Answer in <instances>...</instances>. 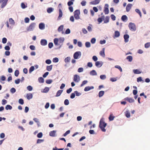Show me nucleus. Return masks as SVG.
<instances>
[{
  "instance_id": "nucleus-31",
  "label": "nucleus",
  "mask_w": 150,
  "mask_h": 150,
  "mask_svg": "<svg viewBox=\"0 0 150 150\" xmlns=\"http://www.w3.org/2000/svg\"><path fill=\"white\" fill-rule=\"evenodd\" d=\"M126 59H127L129 62H131L132 60V57L131 56H129L127 57Z\"/></svg>"
},
{
  "instance_id": "nucleus-10",
  "label": "nucleus",
  "mask_w": 150,
  "mask_h": 150,
  "mask_svg": "<svg viewBox=\"0 0 150 150\" xmlns=\"http://www.w3.org/2000/svg\"><path fill=\"white\" fill-rule=\"evenodd\" d=\"M124 100H125L127 101L129 103H133V102H134V100L133 99L131 98H129L128 97H127V98H125L124 99Z\"/></svg>"
},
{
  "instance_id": "nucleus-4",
  "label": "nucleus",
  "mask_w": 150,
  "mask_h": 150,
  "mask_svg": "<svg viewBox=\"0 0 150 150\" xmlns=\"http://www.w3.org/2000/svg\"><path fill=\"white\" fill-rule=\"evenodd\" d=\"M80 14V11L79 10H76L74 12V17L76 19L78 20L79 19V15Z\"/></svg>"
},
{
  "instance_id": "nucleus-64",
  "label": "nucleus",
  "mask_w": 150,
  "mask_h": 150,
  "mask_svg": "<svg viewBox=\"0 0 150 150\" xmlns=\"http://www.w3.org/2000/svg\"><path fill=\"white\" fill-rule=\"evenodd\" d=\"M73 4V2L72 1H69L67 3L68 5L70 6Z\"/></svg>"
},
{
  "instance_id": "nucleus-28",
  "label": "nucleus",
  "mask_w": 150,
  "mask_h": 150,
  "mask_svg": "<svg viewBox=\"0 0 150 150\" xmlns=\"http://www.w3.org/2000/svg\"><path fill=\"white\" fill-rule=\"evenodd\" d=\"M90 74L91 75L94 76L97 75V73L95 70H92L90 72Z\"/></svg>"
},
{
  "instance_id": "nucleus-26",
  "label": "nucleus",
  "mask_w": 150,
  "mask_h": 150,
  "mask_svg": "<svg viewBox=\"0 0 150 150\" xmlns=\"http://www.w3.org/2000/svg\"><path fill=\"white\" fill-rule=\"evenodd\" d=\"M120 35V32L118 31H116L115 32V38L119 37Z\"/></svg>"
},
{
  "instance_id": "nucleus-59",
  "label": "nucleus",
  "mask_w": 150,
  "mask_h": 150,
  "mask_svg": "<svg viewBox=\"0 0 150 150\" xmlns=\"http://www.w3.org/2000/svg\"><path fill=\"white\" fill-rule=\"evenodd\" d=\"M111 17L113 21H115V20L116 17L115 15L113 14H112L111 15Z\"/></svg>"
},
{
  "instance_id": "nucleus-53",
  "label": "nucleus",
  "mask_w": 150,
  "mask_h": 150,
  "mask_svg": "<svg viewBox=\"0 0 150 150\" xmlns=\"http://www.w3.org/2000/svg\"><path fill=\"white\" fill-rule=\"evenodd\" d=\"M42 136V132H40L37 134V136L39 138H40Z\"/></svg>"
},
{
  "instance_id": "nucleus-49",
  "label": "nucleus",
  "mask_w": 150,
  "mask_h": 150,
  "mask_svg": "<svg viewBox=\"0 0 150 150\" xmlns=\"http://www.w3.org/2000/svg\"><path fill=\"white\" fill-rule=\"evenodd\" d=\"M9 21L11 24H13L14 23V21L12 18H10L9 19Z\"/></svg>"
},
{
  "instance_id": "nucleus-55",
  "label": "nucleus",
  "mask_w": 150,
  "mask_h": 150,
  "mask_svg": "<svg viewBox=\"0 0 150 150\" xmlns=\"http://www.w3.org/2000/svg\"><path fill=\"white\" fill-rule=\"evenodd\" d=\"M2 42L3 43L5 44L7 42V39L5 38H3L2 40Z\"/></svg>"
},
{
  "instance_id": "nucleus-8",
  "label": "nucleus",
  "mask_w": 150,
  "mask_h": 150,
  "mask_svg": "<svg viewBox=\"0 0 150 150\" xmlns=\"http://www.w3.org/2000/svg\"><path fill=\"white\" fill-rule=\"evenodd\" d=\"M108 6V5L107 4L105 5L104 12L105 14H108L109 13Z\"/></svg>"
},
{
  "instance_id": "nucleus-17",
  "label": "nucleus",
  "mask_w": 150,
  "mask_h": 150,
  "mask_svg": "<svg viewBox=\"0 0 150 150\" xmlns=\"http://www.w3.org/2000/svg\"><path fill=\"white\" fill-rule=\"evenodd\" d=\"M129 38V36L127 34L125 35L124 36V38L125 39V42H127L128 41V38Z\"/></svg>"
},
{
  "instance_id": "nucleus-2",
  "label": "nucleus",
  "mask_w": 150,
  "mask_h": 150,
  "mask_svg": "<svg viewBox=\"0 0 150 150\" xmlns=\"http://www.w3.org/2000/svg\"><path fill=\"white\" fill-rule=\"evenodd\" d=\"M35 23H31L30 24V25L27 28V31H33L34 30V28H35Z\"/></svg>"
},
{
  "instance_id": "nucleus-48",
  "label": "nucleus",
  "mask_w": 150,
  "mask_h": 150,
  "mask_svg": "<svg viewBox=\"0 0 150 150\" xmlns=\"http://www.w3.org/2000/svg\"><path fill=\"white\" fill-rule=\"evenodd\" d=\"M86 2L85 0L82 1L81 2V4L83 6H85L86 5Z\"/></svg>"
},
{
  "instance_id": "nucleus-33",
  "label": "nucleus",
  "mask_w": 150,
  "mask_h": 150,
  "mask_svg": "<svg viewBox=\"0 0 150 150\" xmlns=\"http://www.w3.org/2000/svg\"><path fill=\"white\" fill-rule=\"evenodd\" d=\"M39 82L41 83H43L44 82V79L42 77H40L38 79Z\"/></svg>"
},
{
  "instance_id": "nucleus-41",
  "label": "nucleus",
  "mask_w": 150,
  "mask_h": 150,
  "mask_svg": "<svg viewBox=\"0 0 150 150\" xmlns=\"http://www.w3.org/2000/svg\"><path fill=\"white\" fill-rule=\"evenodd\" d=\"M70 57H67L65 59L64 61L66 63L69 62L70 61Z\"/></svg>"
},
{
  "instance_id": "nucleus-18",
  "label": "nucleus",
  "mask_w": 150,
  "mask_h": 150,
  "mask_svg": "<svg viewBox=\"0 0 150 150\" xmlns=\"http://www.w3.org/2000/svg\"><path fill=\"white\" fill-rule=\"evenodd\" d=\"M56 133V131L55 130H53L51 131L49 133L50 135L52 137H55V136Z\"/></svg>"
},
{
  "instance_id": "nucleus-16",
  "label": "nucleus",
  "mask_w": 150,
  "mask_h": 150,
  "mask_svg": "<svg viewBox=\"0 0 150 150\" xmlns=\"http://www.w3.org/2000/svg\"><path fill=\"white\" fill-rule=\"evenodd\" d=\"M132 4H127L126 6V10L127 12L129 11L131 9Z\"/></svg>"
},
{
  "instance_id": "nucleus-40",
  "label": "nucleus",
  "mask_w": 150,
  "mask_h": 150,
  "mask_svg": "<svg viewBox=\"0 0 150 150\" xmlns=\"http://www.w3.org/2000/svg\"><path fill=\"white\" fill-rule=\"evenodd\" d=\"M85 46L86 47H89L91 46V44L89 42H87L85 43Z\"/></svg>"
},
{
  "instance_id": "nucleus-39",
  "label": "nucleus",
  "mask_w": 150,
  "mask_h": 150,
  "mask_svg": "<svg viewBox=\"0 0 150 150\" xmlns=\"http://www.w3.org/2000/svg\"><path fill=\"white\" fill-rule=\"evenodd\" d=\"M144 47L146 48H148L150 47V42H147L145 44Z\"/></svg>"
},
{
  "instance_id": "nucleus-15",
  "label": "nucleus",
  "mask_w": 150,
  "mask_h": 150,
  "mask_svg": "<svg viewBox=\"0 0 150 150\" xmlns=\"http://www.w3.org/2000/svg\"><path fill=\"white\" fill-rule=\"evenodd\" d=\"M62 12L61 9H59V16L57 20H59L61 19V18L62 16Z\"/></svg>"
},
{
  "instance_id": "nucleus-52",
  "label": "nucleus",
  "mask_w": 150,
  "mask_h": 150,
  "mask_svg": "<svg viewBox=\"0 0 150 150\" xmlns=\"http://www.w3.org/2000/svg\"><path fill=\"white\" fill-rule=\"evenodd\" d=\"M100 78L101 79L104 80L106 79V77L105 75H102L100 76Z\"/></svg>"
},
{
  "instance_id": "nucleus-57",
  "label": "nucleus",
  "mask_w": 150,
  "mask_h": 150,
  "mask_svg": "<svg viewBox=\"0 0 150 150\" xmlns=\"http://www.w3.org/2000/svg\"><path fill=\"white\" fill-rule=\"evenodd\" d=\"M27 89L29 91H31L33 90V88L31 86H29L27 87Z\"/></svg>"
},
{
  "instance_id": "nucleus-3",
  "label": "nucleus",
  "mask_w": 150,
  "mask_h": 150,
  "mask_svg": "<svg viewBox=\"0 0 150 150\" xmlns=\"http://www.w3.org/2000/svg\"><path fill=\"white\" fill-rule=\"evenodd\" d=\"M129 29L132 31H135L136 29V25L134 23H130L129 25Z\"/></svg>"
},
{
  "instance_id": "nucleus-32",
  "label": "nucleus",
  "mask_w": 150,
  "mask_h": 150,
  "mask_svg": "<svg viewBox=\"0 0 150 150\" xmlns=\"http://www.w3.org/2000/svg\"><path fill=\"white\" fill-rule=\"evenodd\" d=\"M12 107L10 105H8L5 107V109L6 110H11L12 109Z\"/></svg>"
},
{
  "instance_id": "nucleus-24",
  "label": "nucleus",
  "mask_w": 150,
  "mask_h": 150,
  "mask_svg": "<svg viewBox=\"0 0 150 150\" xmlns=\"http://www.w3.org/2000/svg\"><path fill=\"white\" fill-rule=\"evenodd\" d=\"M104 51L105 48H103V49L102 50L100 51V55L103 57H104L105 56Z\"/></svg>"
},
{
  "instance_id": "nucleus-23",
  "label": "nucleus",
  "mask_w": 150,
  "mask_h": 150,
  "mask_svg": "<svg viewBox=\"0 0 150 150\" xmlns=\"http://www.w3.org/2000/svg\"><path fill=\"white\" fill-rule=\"evenodd\" d=\"M39 28L40 29H43L45 28V25L44 24L42 23H40L39 24Z\"/></svg>"
},
{
  "instance_id": "nucleus-44",
  "label": "nucleus",
  "mask_w": 150,
  "mask_h": 150,
  "mask_svg": "<svg viewBox=\"0 0 150 150\" xmlns=\"http://www.w3.org/2000/svg\"><path fill=\"white\" fill-rule=\"evenodd\" d=\"M18 102L21 105H23L24 104L23 100L21 98L20 99L18 100Z\"/></svg>"
},
{
  "instance_id": "nucleus-37",
  "label": "nucleus",
  "mask_w": 150,
  "mask_h": 150,
  "mask_svg": "<svg viewBox=\"0 0 150 150\" xmlns=\"http://www.w3.org/2000/svg\"><path fill=\"white\" fill-rule=\"evenodd\" d=\"M115 117V116H113L112 115H110L109 117V120L110 121H112L114 120Z\"/></svg>"
},
{
  "instance_id": "nucleus-5",
  "label": "nucleus",
  "mask_w": 150,
  "mask_h": 150,
  "mask_svg": "<svg viewBox=\"0 0 150 150\" xmlns=\"http://www.w3.org/2000/svg\"><path fill=\"white\" fill-rule=\"evenodd\" d=\"M73 80L76 82H78L80 80L79 76L77 74L74 75V76Z\"/></svg>"
},
{
  "instance_id": "nucleus-13",
  "label": "nucleus",
  "mask_w": 150,
  "mask_h": 150,
  "mask_svg": "<svg viewBox=\"0 0 150 150\" xmlns=\"http://www.w3.org/2000/svg\"><path fill=\"white\" fill-rule=\"evenodd\" d=\"M100 0H95L93 1H91L90 4L92 5H96L100 3Z\"/></svg>"
},
{
  "instance_id": "nucleus-36",
  "label": "nucleus",
  "mask_w": 150,
  "mask_h": 150,
  "mask_svg": "<svg viewBox=\"0 0 150 150\" xmlns=\"http://www.w3.org/2000/svg\"><path fill=\"white\" fill-rule=\"evenodd\" d=\"M53 11V9L52 8H49L47 10V12L49 13H50Z\"/></svg>"
},
{
  "instance_id": "nucleus-54",
  "label": "nucleus",
  "mask_w": 150,
  "mask_h": 150,
  "mask_svg": "<svg viewBox=\"0 0 150 150\" xmlns=\"http://www.w3.org/2000/svg\"><path fill=\"white\" fill-rule=\"evenodd\" d=\"M69 103V101L68 99H66L64 100V104L65 105H68Z\"/></svg>"
},
{
  "instance_id": "nucleus-22",
  "label": "nucleus",
  "mask_w": 150,
  "mask_h": 150,
  "mask_svg": "<svg viewBox=\"0 0 150 150\" xmlns=\"http://www.w3.org/2000/svg\"><path fill=\"white\" fill-rule=\"evenodd\" d=\"M62 90H59L57 91L56 95V97L59 96L63 92Z\"/></svg>"
},
{
  "instance_id": "nucleus-25",
  "label": "nucleus",
  "mask_w": 150,
  "mask_h": 150,
  "mask_svg": "<svg viewBox=\"0 0 150 150\" xmlns=\"http://www.w3.org/2000/svg\"><path fill=\"white\" fill-rule=\"evenodd\" d=\"M126 116L127 118H129L130 116V113L129 111L127 110L125 113Z\"/></svg>"
},
{
  "instance_id": "nucleus-20",
  "label": "nucleus",
  "mask_w": 150,
  "mask_h": 150,
  "mask_svg": "<svg viewBox=\"0 0 150 150\" xmlns=\"http://www.w3.org/2000/svg\"><path fill=\"white\" fill-rule=\"evenodd\" d=\"M133 72L136 74H140L142 72L138 69H134L133 70Z\"/></svg>"
},
{
  "instance_id": "nucleus-29",
  "label": "nucleus",
  "mask_w": 150,
  "mask_h": 150,
  "mask_svg": "<svg viewBox=\"0 0 150 150\" xmlns=\"http://www.w3.org/2000/svg\"><path fill=\"white\" fill-rule=\"evenodd\" d=\"M52 65H51L50 66H47L46 69L49 71H51L52 69Z\"/></svg>"
},
{
  "instance_id": "nucleus-63",
  "label": "nucleus",
  "mask_w": 150,
  "mask_h": 150,
  "mask_svg": "<svg viewBox=\"0 0 150 150\" xmlns=\"http://www.w3.org/2000/svg\"><path fill=\"white\" fill-rule=\"evenodd\" d=\"M75 93H72L71 94V95L70 96V98L71 99L74 98L75 96Z\"/></svg>"
},
{
  "instance_id": "nucleus-21",
  "label": "nucleus",
  "mask_w": 150,
  "mask_h": 150,
  "mask_svg": "<svg viewBox=\"0 0 150 150\" xmlns=\"http://www.w3.org/2000/svg\"><path fill=\"white\" fill-rule=\"evenodd\" d=\"M33 120L35 122L37 123L38 126L39 127L40 126V123L39 122L38 119L36 118H33Z\"/></svg>"
},
{
  "instance_id": "nucleus-62",
  "label": "nucleus",
  "mask_w": 150,
  "mask_h": 150,
  "mask_svg": "<svg viewBox=\"0 0 150 150\" xmlns=\"http://www.w3.org/2000/svg\"><path fill=\"white\" fill-rule=\"evenodd\" d=\"M74 93H75V94H76V96H80L81 94L79 93V92H78L77 91H75L74 92Z\"/></svg>"
},
{
  "instance_id": "nucleus-12",
  "label": "nucleus",
  "mask_w": 150,
  "mask_h": 150,
  "mask_svg": "<svg viewBox=\"0 0 150 150\" xmlns=\"http://www.w3.org/2000/svg\"><path fill=\"white\" fill-rule=\"evenodd\" d=\"M63 28L64 26L63 25H62L59 27L58 29V30L59 32H62V33L63 34H64V32L63 31Z\"/></svg>"
},
{
  "instance_id": "nucleus-6",
  "label": "nucleus",
  "mask_w": 150,
  "mask_h": 150,
  "mask_svg": "<svg viewBox=\"0 0 150 150\" xmlns=\"http://www.w3.org/2000/svg\"><path fill=\"white\" fill-rule=\"evenodd\" d=\"M8 0H0V3H2L1 8H4L6 5Z\"/></svg>"
},
{
  "instance_id": "nucleus-43",
  "label": "nucleus",
  "mask_w": 150,
  "mask_h": 150,
  "mask_svg": "<svg viewBox=\"0 0 150 150\" xmlns=\"http://www.w3.org/2000/svg\"><path fill=\"white\" fill-rule=\"evenodd\" d=\"M49 88L47 87H45L43 90V92L46 93H47L49 91Z\"/></svg>"
},
{
  "instance_id": "nucleus-61",
  "label": "nucleus",
  "mask_w": 150,
  "mask_h": 150,
  "mask_svg": "<svg viewBox=\"0 0 150 150\" xmlns=\"http://www.w3.org/2000/svg\"><path fill=\"white\" fill-rule=\"evenodd\" d=\"M10 91L11 93H13L16 92V90L14 88H12L11 89Z\"/></svg>"
},
{
  "instance_id": "nucleus-19",
  "label": "nucleus",
  "mask_w": 150,
  "mask_h": 150,
  "mask_svg": "<svg viewBox=\"0 0 150 150\" xmlns=\"http://www.w3.org/2000/svg\"><path fill=\"white\" fill-rule=\"evenodd\" d=\"M26 97L28 99L30 100L33 97V95L32 93H28L26 95Z\"/></svg>"
},
{
  "instance_id": "nucleus-38",
  "label": "nucleus",
  "mask_w": 150,
  "mask_h": 150,
  "mask_svg": "<svg viewBox=\"0 0 150 150\" xmlns=\"http://www.w3.org/2000/svg\"><path fill=\"white\" fill-rule=\"evenodd\" d=\"M135 11L137 13H138L139 14L140 17H141L142 15L141 12H140V11L138 9H135Z\"/></svg>"
},
{
  "instance_id": "nucleus-51",
  "label": "nucleus",
  "mask_w": 150,
  "mask_h": 150,
  "mask_svg": "<svg viewBox=\"0 0 150 150\" xmlns=\"http://www.w3.org/2000/svg\"><path fill=\"white\" fill-rule=\"evenodd\" d=\"M115 68L118 69L121 72L122 71V69L121 67L118 65H116L115 66Z\"/></svg>"
},
{
  "instance_id": "nucleus-7",
  "label": "nucleus",
  "mask_w": 150,
  "mask_h": 150,
  "mask_svg": "<svg viewBox=\"0 0 150 150\" xmlns=\"http://www.w3.org/2000/svg\"><path fill=\"white\" fill-rule=\"evenodd\" d=\"M81 52L80 51L75 52L74 55V59H78L79 56H81Z\"/></svg>"
},
{
  "instance_id": "nucleus-47",
  "label": "nucleus",
  "mask_w": 150,
  "mask_h": 150,
  "mask_svg": "<svg viewBox=\"0 0 150 150\" xmlns=\"http://www.w3.org/2000/svg\"><path fill=\"white\" fill-rule=\"evenodd\" d=\"M88 82V81L86 80H85L83 81L82 84L81 85V86L82 87L83 85L86 84Z\"/></svg>"
},
{
  "instance_id": "nucleus-30",
  "label": "nucleus",
  "mask_w": 150,
  "mask_h": 150,
  "mask_svg": "<svg viewBox=\"0 0 150 150\" xmlns=\"http://www.w3.org/2000/svg\"><path fill=\"white\" fill-rule=\"evenodd\" d=\"M104 94V91H100L98 93L99 97H100L102 96Z\"/></svg>"
},
{
  "instance_id": "nucleus-35",
  "label": "nucleus",
  "mask_w": 150,
  "mask_h": 150,
  "mask_svg": "<svg viewBox=\"0 0 150 150\" xmlns=\"http://www.w3.org/2000/svg\"><path fill=\"white\" fill-rule=\"evenodd\" d=\"M34 66H32L31 67L29 70V73H31L34 70Z\"/></svg>"
},
{
  "instance_id": "nucleus-60",
  "label": "nucleus",
  "mask_w": 150,
  "mask_h": 150,
  "mask_svg": "<svg viewBox=\"0 0 150 150\" xmlns=\"http://www.w3.org/2000/svg\"><path fill=\"white\" fill-rule=\"evenodd\" d=\"M30 48L31 50H35V46L33 45L30 46Z\"/></svg>"
},
{
  "instance_id": "nucleus-46",
  "label": "nucleus",
  "mask_w": 150,
  "mask_h": 150,
  "mask_svg": "<svg viewBox=\"0 0 150 150\" xmlns=\"http://www.w3.org/2000/svg\"><path fill=\"white\" fill-rule=\"evenodd\" d=\"M19 74V71L18 70H16L15 71L14 73L15 75L16 76H18Z\"/></svg>"
},
{
  "instance_id": "nucleus-50",
  "label": "nucleus",
  "mask_w": 150,
  "mask_h": 150,
  "mask_svg": "<svg viewBox=\"0 0 150 150\" xmlns=\"http://www.w3.org/2000/svg\"><path fill=\"white\" fill-rule=\"evenodd\" d=\"M59 61L57 57H55L53 59V61L54 62H57Z\"/></svg>"
},
{
  "instance_id": "nucleus-45",
  "label": "nucleus",
  "mask_w": 150,
  "mask_h": 150,
  "mask_svg": "<svg viewBox=\"0 0 150 150\" xmlns=\"http://www.w3.org/2000/svg\"><path fill=\"white\" fill-rule=\"evenodd\" d=\"M52 81V79H47L46 81V82L47 84H50Z\"/></svg>"
},
{
  "instance_id": "nucleus-11",
  "label": "nucleus",
  "mask_w": 150,
  "mask_h": 150,
  "mask_svg": "<svg viewBox=\"0 0 150 150\" xmlns=\"http://www.w3.org/2000/svg\"><path fill=\"white\" fill-rule=\"evenodd\" d=\"M40 44L42 45H45L47 44V41L45 39H42L40 41Z\"/></svg>"
},
{
  "instance_id": "nucleus-42",
  "label": "nucleus",
  "mask_w": 150,
  "mask_h": 150,
  "mask_svg": "<svg viewBox=\"0 0 150 150\" xmlns=\"http://www.w3.org/2000/svg\"><path fill=\"white\" fill-rule=\"evenodd\" d=\"M58 40L57 38H55L54 39V44L55 45H58Z\"/></svg>"
},
{
  "instance_id": "nucleus-1",
  "label": "nucleus",
  "mask_w": 150,
  "mask_h": 150,
  "mask_svg": "<svg viewBox=\"0 0 150 150\" xmlns=\"http://www.w3.org/2000/svg\"><path fill=\"white\" fill-rule=\"evenodd\" d=\"M106 126L107 123L104 122V118H102L100 120L99 126L103 132H105L106 131V130L105 128Z\"/></svg>"
},
{
  "instance_id": "nucleus-9",
  "label": "nucleus",
  "mask_w": 150,
  "mask_h": 150,
  "mask_svg": "<svg viewBox=\"0 0 150 150\" xmlns=\"http://www.w3.org/2000/svg\"><path fill=\"white\" fill-rule=\"evenodd\" d=\"M102 65L103 62H101L97 61L95 63V65L97 67H100Z\"/></svg>"
},
{
  "instance_id": "nucleus-14",
  "label": "nucleus",
  "mask_w": 150,
  "mask_h": 150,
  "mask_svg": "<svg viewBox=\"0 0 150 150\" xmlns=\"http://www.w3.org/2000/svg\"><path fill=\"white\" fill-rule=\"evenodd\" d=\"M94 88V87L93 86H86V87L84 89V91H87L93 89Z\"/></svg>"
},
{
  "instance_id": "nucleus-58",
  "label": "nucleus",
  "mask_w": 150,
  "mask_h": 150,
  "mask_svg": "<svg viewBox=\"0 0 150 150\" xmlns=\"http://www.w3.org/2000/svg\"><path fill=\"white\" fill-rule=\"evenodd\" d=\"M96 39L95 38H93L91 40V42L92 44H94L95 43Z\"/></svg>"
},
{
  "instance_id": "nucleus-27",
  "label": "nucleus",
  "mask_w": 150,
  "mask_h": 150,
  "mask_svg": "<svg viewBox=\"0 0 150 150\" xmlns=\"http://www.w3.org/2000/svg\"><path fill=\"white\" fill-rule=\"evenodd\" d=\"M109 18H110L108 16H106L105 19L104 21V23H108L109 21Z\"/></svg>"
},
{
  "instance_id": "nucleus-56",
  "label": "nucleus",
  "mask_w": 150,
  "mask_h": 150,
  "mask_svg": "<svg viewBox=\"0 0 150 150\" xmlns=\"http://www.w3.org/2000/svg\"><path fill=\"white\" fill-rule=\"evenodd\" d=\"M7 103V101L6 100L3 99L2 100V105H4Z\"/></svg>"
},
{
  "instance_id": "nucleus-34",
  "label": "nucleus",
  "mask_w": 150,
  "mask_h": 150,
  "mask_svg": "<svg viewBox=\"0 0 150 150\" xmlns=\"http://www.w3.org/2000/svg\"><path fill=\"white\" fill-rule=\"evenodd\" d=\"M127 19V17L126 15H123L121 17V19L123 21H125Z\"/></svg>"
}]
</instances>
